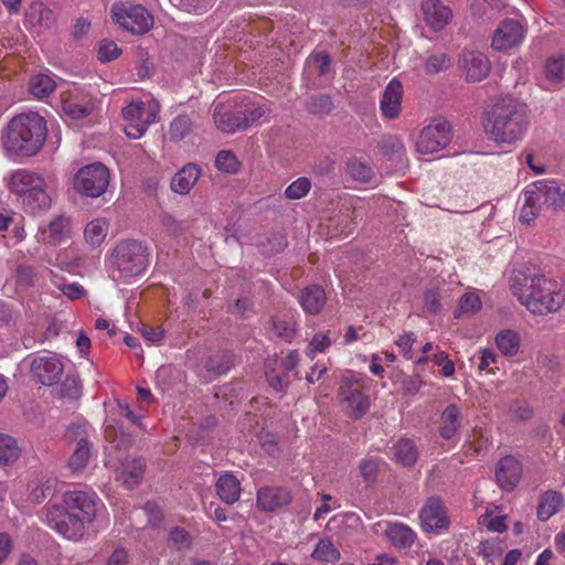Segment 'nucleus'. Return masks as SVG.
<instances>
[{
  "label": "nucleus",
  "instance_id": "1",
  "mask_svg": "<svg viewBox=\"0 0 565 565\" xmlns=\"http://www.w3.org/2000/svg\"><path fill=\"white\" fill-rule=\"evenodd\" d=\"M99 500L94 492L68 491L63 505L50 507L46 522L63 537L77 542L84 537L87 526L95 520Z\"/></svg>",
  "mask_w": 565,
  "mask_h": 565
},
{
  "label": "nucleus",
  "instance_id": "2",
  "mask_svg": "<svg viewBox=\"0 0 565 565\" xmlns=\"http://www.w3.org/2000/svg\"><path fill=\"white\" fill-rule=\"evenodd\" d=\"M511 290L533 315L555 312L565 301L564 284L543 274L526 275L518 271L512 277Z\"/></svg>",
  "mask_w": 565,
  "mask_h": 565
},
{
  "label": "nucleus",
  "instance_id": "3",
  "mask_svg": "<svg viewBox=\"0 0 565 565\" xmlns=\"http://www.w3.org/2000/svg\"><path fill=\"white\" fill-rule=\"evenodd\" d=\"M530 126L526 104L507 96L497 99L487 113L486 132L498 145L514 146L523 139Z\"/></svg>",
  "mask_w": 565,
  "mask_h": 565
},
{
  "label": "nucleus",
  "instance_id": "4",
  "mask_svg": "<svg viewBox=\"0 0 565 565\" xmlns=\"http://www.w3.org/2000/svg\"><path fill=\"white\" fill-rule=\"evenodd\" d=\"M47 136L44 117L34 111L14 116L2 134V148L13 159L33 157L42 149Z\"/></svg>",
  "mask_w": 565,
  "mask_h": 565
},
{
  "label": "nucleus",
  "instance_id": "5",
  "mask_svg": "<svg viewBox=\"0 0 565 565\" xmlns=\"http://www.w3.org/2000/svg\"><path fill=\"white\" fill-rule=\"evenodd\" d=\"M565 203V191L554 181H537L523 191L520 221L530 224L540 213L542 205L558 209Z\"/></svg>",
  "mask_w": 565,
  "mask_h": 565
},
{
  "label": "nucleus",
  "instance_id": "6",
  "mask_svg": "<svg viewBox=\"0 0 565 565\" xmlns=\"http://www.w3.org/2000/svg\"><path fill=\"white\" fill-rule=\"evenodd\" d=\"M8 186L32 212L45 210L51 204L46 183L36 172L18 169L11 173Z\"/></svg>",
  "mask_w": 565,
  "mask_h": 565
},
{
  "label": "nucleus",
  "instance_id": "7",
  "mask_svg": "<svg viewBox=\"0 0 565 565\" xmlns=\"http://www.w3.org/2000/svg\"><path fill=\"white\" fill-rule=\"evenodd\" d=\"M111 276L118 280H129L139 276L148 266V249L134 239L117 244L111 253Z\"/></svg>",
  "mask_w": 565,
  "mask_h": 565
},
{
  "label": "nucleus",
  "instance_id": "8",
  "mask_svg": "<svg viewBox=\"0 0 565 565\" xmlns=\"http://www.w3.org/2000/svg\"><path fill=\"white\" fill-rule=\"evenodd\" d=\"M160 109V104L154 98L132 100L124 107L121 114L127 137L131 139L141 138L149 126L158 120Z\"/></svg>",
  "mask_w": 565,
  "mask_h": 565
},
{
  "label": "nucleus",
  "instance_id": "9",
  "mask_svg": "<svg viewBox=\"0 0 565 565\" xmlns=\"http://www.w3.org/2000/svg\"><path fill=\"white\" fill-rule=\"evenodd\" d=\"M113 21L132 34H145L153 23L152 15L141 4L116 2L111 7Z\"/></svg>",
  "mask_w": 565,
  "mask_h": 565
},
{
  "label": "nucleus",
  "instance_id": "10",
  "mask_svg": "<svg viewBox=\"0 0 565 565\" xmlns=\"http://www.w3.org/2000/svg\"><path fill=\"white\" fill-rule=\"evenodd\" d=\"M110 172L108 168L99 162L90 163L81 168L74 177V189L87 198H99L109 184Z\"/></svg>",
  "mask_w": 565,
  "mask_h": 565
},
{
  "label": "nucleus",
  "instance_id": "11",
  "mask_svg": "<svg viewBox=\"0 0 565 565\" xmlns=\"http://www.w3.org/2000/svg\"><path fill=\"white\" fill-rule=\"evenodd\" d=\"M339 401L343 412L351 418L359 419L370 408V396L365 392L364 379H347L339 390Z\"/></svg>",
  "mask_w": 565,
  "mask_h": 565
},
{
  "label": "nucleus",
  "instance_id": "12",
  "mask_svg": "<svg viewBox=\"0 0 565 565\" xmlns=\"http://www.w3.org/2000/svg\"><path fill=\"white\" fill-rule=\"evenodd\" d=\"M450 140L449 122L443 118H435L420 130L416 140V150L422 154H433L445 149Z\"/></svg>",
  "mask_w": 565,
  "mask_h": 565
},
{
  "label": "nucleus",
  "instance_id": "13",
  "mask_svg": "<svg viewBox=\"0 0 565 565\" xmlns=\"http://www.w3.org/2000/svg\"><path fill=\"white\" fill-rule=\"evenodd\" d=\"M525 36L523 25L513 19L501 22L493 33L492 47L497 51H508L519 46Z\"/></svg>",
  "mask_w": 565,
  "mask_h": 565
},
{
  "label": "nucleus",
  "instance_id": "14",
  "mask_svg": "<svg viewBox=\"0 0 565 565\" xmlns=\"http://www.w3.org/2000/svg\"><path fill=\"white\" fill-rule=\"evenodd\" d=\"M422 527L426 532L438 533L449 525L446 507L437 498H429L419 513Z\"/></svg>",
  "mask_w": 565,
  "mask_h": 565
},
{
  "label": "nucleus",
  "instance_id": "15",
  "mask_svg": "<svg viewBox=\"0 0 565 565\" xmlns=\"http://www.w3.org/2000/svg\"><path fill=\"white\" fill-rule=\"evenodd\" d=\"M459 68L465 73L467 82L475 83L489 75L491 63L482 52L466 51L459 58Z\"/></svg>",
  "mask_w": 565,
  "mask_h": 565
},
{
  "label": "nucleus",
  "instance_id": "16",
  "mask_svg": "<svg viewBox=\"0 0 565 565\" xmlns=\"http://www.w3.org/2000/svg\"><path fill=\"white\" fill-rule=\"evenodd\" d=\"M64 365L55 355H43L33 359L31 372L43 385L57 383L63 374Z\"/></svg>",
  "mask_w": 565,
  "mask_h": 565
},
{
  "label": "nucleus",
  "instance_id": "17",
  "mask_svg": "<svg viewBox=\"0 0 565 565\" xmlns=\"http://www.w3.org/2000/svg\"><path fill=\"white\" fill-rule=\"evenodd\" d=\"M215 126L226 134H234L246 128V118L242 110H232L230 105L216 104L213 113Z\"/></svg>",
  "mask_w": 565,
  "mask_h": 565
},
{
  "label": "nucleus",
  "instance_id": "18",
  "mask_svg": "<svg viewBox=\"0 0 565 565\" xmlns=\"http://www.w3.org/2000/svg\"><path fill=\"white\" fill-rule=\"evenodd\" d=\"M522 477V467L520 461L513 456L503 457L497 466L495 479L498 484L511 491L515 488Z\"/></svg>",
  "mask_w": 565,
  "mask_h": 565
},
{
  "label": "nucleus",
  "instance_id": "19",
  "mask_svg": "<svg viewBox=\"0 0 565 565\" xmlns=\"http://www.w3.org/2000/svg\"><path fill=\"white\" fill-rule=\"evenodd\" d=\"M403 86L397 79H392L385 87L380 102L382 116L387 119H396L402 109Z\"/></svg>",
  "mask_w": 565,
  "mask_h": 565
},
{
  "label": "nucleus",
  "instance_id": "20",
  "mask_svg": "<svg viewBox=\"0 0 565 565\" xmlns=\"http://www.w3.org/2000/svg\"><path fill=\"white\" fill-rule=\"evenodd\" d=\"M463 416L456 404H449L441 412L438 420V431L443 439L452 440L462 427Z\"/></svg>",
  "mask_w": 565,
  "mask_h": 565
},
{
  "label": "nucleus",
  "instance_id": "21",
  "mask_svg": "<svg viewBox=\"0 0 565 565\" xmlns=\"http://www.w3.org/2000/svg\"><path fill=\"white\" fill-rule=\"evenodd\" d=\"M423 12L428 25L436 31L443 30L452 18L451 9L440 0H426Z\"/></svg>",
  "mask_w": 565,
  "mask_h": 565
},
{
  "label": "nucleus",
  "instance_id": "22",
  "mask_svg": "<svg viewBox=\"0 0 565 565\" xmlns=\"http://www.w3.org/2000/svg\"><path fill=\"white\" fill-rule=\"evenodd\" d=\"M290 501L289 491L280 487H265L257 493V505L263 511H274L289 504Z\"/></svg>",
  "mask_w": 565,
  "mask_h": 565
},
{
  "label": "nucleus",
  "instance_id": "23",
  "mask_svg": "<svg viewBox=\"0 0 565 565\" xmlns=\"http://www.w3.org/2000/svg\"><path fill=\"white\" fill-rule=\"evenodd\" d=\"M546 89H554L565 82V53L548 56L543 66Z\"/></svg>",
  "mask_w": 565,
  "mask_h": 565
},
{
  "label": "nucleus",
  "instance_id": "24",
  "mask_svg": "<svg viewBox=\"0 0 565 565\" xmlns=\"http://www.w3.org/2000/svg\"><path fill=\"white\" fill-rule=\"evenodd\" d=\"M145 462L141 459H126L117 468V478L127 489H135L141 481Z\"/></svg>",
  "mask_w": 565,
  "mask_h": 565
},
{
  "label": "nucleus",
  "instance_id": "25",
  "mask_svg": "<svg viewBox=\"0 0 565 565\" xmlns=\"http://www.w3.org/2000/svg\"><path fill=\"white\" fill-rule=\"evenodd\" d=\"M241 482L230 472H225L216 481V492L218 498L226 504L235 503L241 495Z\"/></svg>",
  "mask_w": 565,
  "mask_h": 565
},
{
  "label": "nucleus",
  "instance_id": "26",
  "mask_svg": "<svg viewBox=\"0 0 565 565\" xmlns=\"http://www.w3.org/2000/svg\"><path fill=\"white\" fill-rule=\"evenodd\" d=\"M201 170L196 164L190 163L184 166L171 181V189L180 194H186L196 183Z\"/></svg>",
  "mask_w": 565,
  "mask_h": 565
},
{
  "label": "nucleus",
  "instance_id": "27",
  "mask_svg": "<svg viewBox=\"0 0 565 565\" xmlns=\"http://www.w3.org/2000/svg\"><path fill=\"white\" fill-rule=\"evenodd\" d=\"M386 539L397 548L413 545L416 539L414 531L403 523H388L384 532Z\"/></svg>",
  "mask_w": 565,
  "mask_h": 565
},
{
  "label": "nucleus",
  "instance_id": "28",
  "mask_svg": "<svg viewBox=\"0 0 565 565\" xmlns=\"http://www.w3.org/2000/svg\"><path fill=\"white\" fill-rule=\"evenodd\" d=\"M195 127L194 115L180 114L170 121L169 139L174 142L184 140L194 131Z\"/></svg>",
  "mask_w": 565,
  "mask_h": 565
},
{
  "label": "nucleus",
  "instance_id": "29",
  "mask_svg": "<svg viewBox=\"0 0 565 565\" xmlns=\"http://www.w3.org/2000/svg\"><path fill=\"white\" fill-rule=\"evenodd\" d=\"M299 300L306 312L317 315L326 303V292L320 286H308L301 291Z\"/></svg>",
  "mask_w": 565,
  "mask_h": 565
},
{
  "label": "nucleus",
  "instance_id": "30",
  "mask_svg": "<svg viewBox=\"0 0 565 565\" xmlns=\"http://www.w3.org/2000/svg\"><path fill=\"white\" fill-rule=\"evenodd\" d=\"M348 174L356 182L375 185L377 183L376 173L373 167L358 158H352L347 163Z\"/></svg>",
  "mask_w": 565,
  "mask_h": 565
},
{
  "label": "nucleus",
  "instance_id": "31",
  "mask_svg": "<svg viewBox=\"0 0 565 565\" xmlns=\"http://www.w3.org/2000/svg\"><path fill=\"white\" fill-rule=\"evenodd\" d=\"M564 504L565 500L561 492L554 490L546 491L541 497L537 507V518L542 521H546L557 513Z\"/></svg>",
  "mask_w": 565,
  "mask_h": 565
},
{
  "label": "nucleus",
  "instance_id": "32",
  "mask_svg": "<svg viewBox=\"0 0 565 565\" xmlns=\"http://www.w3.org/2000/svg\"><path fill=\"white\" fill-rule=\"evenodd\" d=\"M22 449L18 440L8 434H0V467H9L21 457Z\"/></svg>",
  "mask_w": 565,
  "mask_h": 565
},
{
  "label": "nucleus",
  "instance_id": "33",
  "mask_svg": "<svg viewBox=\"0 0 565 565\" xmlns=\"http://www.w3.org/2000/svg\"><path fill=\"white\" fill-rule=\"evenodd\" d=\"M71 233L70 220L65 216H56L43 232L44 241L56 245L68 238Z\"/></svg>",
  "mask_w": 565,
  "mask_h": 565
},
{
  "label": "nucleus",
  "instance_id": "34",
  "mask_svg": "<svg viewBox=\"0 0 565 565\" xmlns=\"http://www.w3.org/2000/svg\"><path fill=\"white\" fill-rule=\"evenodd\" d=\"M109 223L104 217H96L84 228V238L93 247L99 246L108 234Z\"/></svg>",
  "mask_w": 565,
  "mask_h": 565
},
{
  "label": "nucleus",
  "instance_id": "35",
  "mask_svg": "<svg viewBox=\"0 0 565 565\" xmlns=\"http://www.w3.org/2000/svg\"><path fill=\"white\" fill-rule=\"evenodd\" d=\"M495 345L503 355L513 356L519 352L521 339L516 331L505 329L495 335Z\"/></svg>",
  "mask_w": 565,
  "mask_h": 565
},
{
  "label": "nucleus",
  "instance_id": "36",
  "mask_svg": "<svg viewBox=\"0 0 565 565\" xmlns=\"http://www.w3.org/2000/svg\"><path fill=\"white\" fill-rule=\"evenodd\" d=\"M394 459L403 466H413L418 458V451L413 440L399 439L393 447Z\"/></svg>",
  "mask_w": 565,
  "mask_h": 565
},
{
  "label": "nucleus",
  "instance_id": "37",
  "mask_svg": "<svg viewBox=\"0 0 565 565\" xmlns=\"http://www.w3.org/2000/svg\"><path fill=\"white\" fill-rule=\"evenodd\" d=\"M55 81L47 74H38L30 79L29 90L38 99L47 97L55 89Z\"/></svg>",
  "mask_w": 565,
  "mask_h": 565
},
{
  "label": "nucleus",
  "instance_id": "38",
  "mask_svg": "<svg viewBox=\"0 0 565 565\" xmlns=\"http://www.w3.org/2000/svg\"><path fill=\"white\" fill-rule=\"evenodd\" d=\"M481 305L479 292L477 290H468L460 297L455 317L459 318L461 316L475 315L481 309Z\"/></svg>",
  "mask_w": 565,
  "mask_h": 565
},
{
  "label": "nucleus",
  "instance_id": "39",
  "mask_svg": "<svg viewBox=\"0 0 565 565\" xmlns=\"http://www.w3.org/2000/svg\"><path fill=\"white\" fill-rule=\"evenodd\" d=\"M311 556L319 562L334 563L340 559L341 554L331 540L322 539L317 543Z\"/></svg>",
  "mask_w": 565,
  "mask_h": 565
},
{
  "label": "nucleus",
  "instance_id": "40",
  "mask_svg": "<svg viewBox=\"0 0 565 565\" xmlns=\"http://www.w3.org/2000/svg\"><path fill=\"white\" fill-rule=\"evenodd\" d=\"M90 457V448L86 439L81 438L70 458L68 466L73 471H81L86 467Z\"/></svg>",
  "mask_w": 565,
  "mask_h": 565
},
{
  "label": "nucleus",
  "instance_id": "41",
  "mask_svg": "<svg viewBox=\"0 0 565 565\" xmlns=\"http://www.w3.org/2000/svg\"><path fill=\"white\" fill-rule=\"evenodd\" d=\"M451 60L445 53H435L429 55L424 63V70L427 74L434 75L450 67Z\"/></svg>",
  "mask_w": 565,
  "mask_h": 565
},
{
  "label": "nucleus",
  "instance_id": "42",
  "mask_svg": "<svg viewBox=\"0 0 565 565\" xmlns=\"http://www.w3.org/2000/svg\"><path fill=\"white\" fill-rule=\"evenodd\" d=\"M310 189L311 181L306 177H300L286 188L285 196L289 200H300L309 193Z\"/></svg>",
  "mask_w": 565,
  "mask_h": 565
},
{
  "label": "nucleus",
  "instance_id": "43",
  "mask_svg": "<svg viewBox=\"0 0 565 565\" xmlns=\"http://www.w3.org/2000/svg\"><path fill=\"white\" fill-rule=\"evenodd\" d=\"M105 438L108 443L113 444V448L121 449L131 445V437L122 429L111 425L106 426Z\"/></svg>",
  "mask_w": 565,
  "mask_h": 565
},
{
  "label": "nucleus",
  "instance_id": "44",
  "mask_svg": "<svg viewBox=\"0 0 565 565\" xmlns=\"http://www.w3.org/2000/svg\"><path fill=\"white\" fill-rule=\"evenodd\" d=\"M216 168L225 173H235L239 168V161L230 150H222L215 159Z\"/></svg>",
  "mask_w": 565,
  "mask_h": 565
},
{
  "label": "nucleus",
  "instance_id": "45",
  "mask_svg": "<svg viewBox=\"0 0 565 565\" xmlns=\"http://www.w3.org/2000/svg\"><path fill=\"white\" fill-rule=\"evenodd\" d=\"M331 345V339L328 334L317 333L313 335L306 349V355L311 360L317 353L324 352Z\"/></svg>",
  "mask_w": 565,
  "mask_h": 565
},
{
  "label": "nucleus",
  "instance_id": "46",
  "mask_svg": "<svg viewBox=\"0 0 565 565\" xmlns=\"http://www.w3.org/2000/svg\"><path fill=\"white\" fill-rule=\"evenodd\" d=\"M332 107V100L327 95L313 96L307 103V108L312 114H328Z\"/></svg>",
  "mask_w": 565,
  "mask_h": 565
},
{
  "label": "nucleus",
  "instance_id": "47",
  "mask_svg": "<svg viewBox=\"0 0 565 565\" xmlns=\"http://www.w3.org/2000/svg\"><path fill=\"white\" fill-rule=\"evenodd\" d=\"M121 51L114 41L103 40L98 47V60L100 62H109L120 55Z\"/></svg>",
  "mask_w": 565,
  "mask_h": 565
},
{
  "label": "nucleus",
  "instance_id": "48",
  "mask_svg": "<svg viewBox=\"0 0 565 565\" xmlns=\"http://www.w3.org/2000/svg\"><path fill=\"white\" fill-rule=\"evenodd\" d=\"M415 342L416 335L413 332H405L395 340V344L398 347L403 356L407 360H412L414 358L413 345Z\"/></svg>",
  "mask_w": 565,
  "mask_h": 565
},
{
  "label": "nucleus",
  "instance_id": "49",
  "mask_svg": "<svg viewBox=\"0 0 565 565\" xmlns=\"http://www.w3.org/2000/svg\"><path fill=\"white\" fill-rule=\"evenodd\" d=\"M62 108L66 115L74 119L86 117L92 111V107L89 105H81L73 100H64Z\"/></svg>",
  "mask_w": 565,
  "mask_h": 565
},
{
  "label": "nucleus",
  "instance_id": "50",
  "mask_svg": "<svg viewBox=\"0 0 565 565\" xmlns=\"http://www.w3.org/2000/svg\"><path fill=\"white\" fill-rule=\"evenodd\" d=\"M81 382L76 376L67 375L61 386V395L66 398H77L81 395Z\"/></svg>",
  "mask_w": 565,
  "mask_h": 565
},
{
  "label": "nucleus",
  "instance_id": "51",
  "mask_svg": "<svg viewBox=\"0 0 565 565\" xmlns=\"http://www.w3.org/2000/svg\"><path fill=\"white\" fill-rule=\"evenodd\" d=\"M309 67L317 71V73L322 76L326 75L329 71L330 66V57L324 52H319L311 55L307 61Z\"/></svg>",
  "mask_w": 565,
  "mask_h": 565
},
{
  "label": "nucleus",
  "instance_id": "52",
  "mask_svg": "<svg viewBox=\"0 0 565 565\" xmlns=\"http://www.w3.org/2000/svg\"><path fill=\"white\" fill-rule=\"evenodd\" d=\"M478 369L480 371H487L488 373H494L492 365L497 363L498 355L491 349H482L478 352Z\"/></svg>",
  "mask_w": 565,
  "mask_h": 565
},
{
  "label": "nucleus",
  "instance_id": "53",
  "mask_svg": "<svg viewBox=\"0 0 565 565\" xmlns=\"http://www.w3.org/2000/svg\"><path fill=\"white\" fill-rule=\"evenodd\" d=\"M384 153L390 157H397L401 159L405 154V147L403 141L397 137L387 138L382 147Z\"/></svg>",
  "mask_w": 565,
  "mask_h": 565
},
{
  "label": "nucleus",
  "instance_id": "54",
  "mask_svg": "<svg viewBox=\"0 0 565 565\" xmlns=\"http://www.w3.org/2000/svg\"><path fill=\"white\" fill-rule=\"evenodd\" d=\"M266 377L269 385L277 392H282L289 384V379L286 373H278L274 369H267Z\"/></svg>",
  "mask_w": 565,
  "mask_h": 565
},
{
  "label": "nucleus",
  "instance_id": "55",
  "mask_svg": "<svg viewBox=\"0 0 565 565\" xmlns=\"http://www.w3.org/2000/svg\"><path fill=\"white\" fill-rule=\"evenodd\" d=\"M160 223L166 231V233L170 236H179L183 232L182 224L172 215L168 213H163L160 216Z\"/></svg>",
  "mask_w": 565,
  "mask_h": 565
},
{
  "label": "nucleus",
  "instance_id": "56",
  "mask_svg": "<svg viewBox=\"0 0 565 565\" xmlns=\"http://www.w3.org/2000/svg\"><path fill=\"white\" fill-rule=\"evenodd\" d=\"M433 361L436 365L441 366V374L450 377L455 373V364L444 351L434 354Z\"/></svg>",
  "mask_w": 565,
  "mask_h": 565
},
{
  "label": "nucleus",
  "instance_id": "57",
  "mask_svg": "<svg viewBox=\"0 0 565 565\" xmlns=\"http://www.w3.org/2000/svg\"><path fill=\"white\" fill-rule=\"evenodd\" d=\"M180 4L184 11L202 14L211 7L212 0H180Z\"/></svg>",
  "mask_w": 565,
  "mask_h": 565
},
{
  "label": "nucleus",
  "instance_id": "58",
  "mask_svg": "<svg viewBox=\"0 0 565 565\" xmlns=\"http://www.w3.org/2000/svg\"><path fill=\"white\" fill-rule=\"evenodd\" d=\"M242 115L246 118V127L249 122L257 121L267 116V108L265 106L249 105L246 109L242 110Z\"/></svg>",
  "mask_w": 565,
  "mask_h": 565
},
{
  "label": "nucleus",
  "instance_id": "59",
  "mask_svg": "<svg viewBox=\"0 0 565 565\" xmlns=\"http://www.w3.org/2000/svg\"><path fill=\"white\" fill-rule=\"evenodd\" d=\"M60 290L71 300L81 299L85 296L86 291L77 282L64 284L60 286Z\"/></svg>",
  "mask_w": 565,
  "mask_h": 565
},
{
  "label": "nucleus",
  "instance_id": "60",
  "mask_svg": "<svg viewBox=\"0 0 565 565\" xmlns=\"http://www.w3.org/2000/svg\"><path fill=\"white\" fill-rule=\"evenodd\" d=\"M170 540L178 548L188 547L191 543L189 533L185 530L179 527H175L171 531Z\"/></svg>",
  "mask_w": 565,
  "mask_h": 565
},
{
  "label": "nucleus",
  "instance_id": "61",
  "mask_svg": "<svg viewBox=\"0 0 565 565\" xmlns=\"http://www.w3.org/2000/svg\"><path fill=\"white\" fill-rule=\"evenodd\" d=\"M439 298H440L439 292L435 289H428L425 291V295H424L425 307L429 312L435 313L439 310V308H440Z\"/></svg>",
  "mask_w": 565,
  "mask_h": 565
},
{
  "label": "nucleus",
  "instance_id": "62",
  "mask_svg": "<svg viewBox=\"0 0 565 565\" xmlns=\"http://www.w3.org/2000/svg\"><path fill=\"white\" fill-rule=\"evenodd\" d=\"M360 471L365 481L373 480L377 471V460L373 458L363 460L360 463Z\"/></svg>",
  "mask_w": 565,
  "mask_h": 565
},
{
  "label": "nucleus",
  "instance_id": "63",
  "mask_svg": "<svg viewBox=\"0 0 565 565\" xmlns=\"http://www.w3.org/2000/svg\"><path fill=\"white\" fill-rule=\"evenodd\" d=\"M141 333L150 343H158L162 340L164 331L160 327L143 326Z\"/></svg>",
  "mask_w": 565,
  "mask_h": 565
},
{
  "label": "nucleus",
  "instance_id": "64",
  "mask_svg": "<svg viewBox=\"0 0 565 565\" xmlns=\"http://www.w3.org/2000/svg\"><path fill=\"white\" fill-rule=\"evenodd\" d=\"M274 328L276 330L277 335L287 341H289L294 337L295 329L286 321H281L279 319L274 320Z\"/></svg>",
  "mask_w": 565,
  "mask_h": 565
}]
</instances>
